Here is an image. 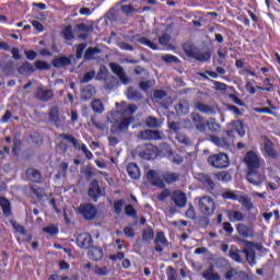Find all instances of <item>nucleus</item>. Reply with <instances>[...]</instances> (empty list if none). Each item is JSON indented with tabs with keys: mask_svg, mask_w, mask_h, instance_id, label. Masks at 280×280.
Here are the masks:
<instances>
[{
	"mask_svg": "<svg viewBox=\"0 0 280 280\" xmlns=\"http://www.w3.org/2000/svg\"><path fill=\"white\" fill-rule=\"evenodd\" d=\"M93 78H96V72H95V70H91V71L86 72V73L83 75V78H81L80 81L82 82V84H86V83L91 82V80H93Z\"/></svg>",
	"mask_w": 280,
	"mask_h": 280,
	"instance_id": "obj_46",
	"label": "nucleus"
},
{
	"mask_svg": "<svg viewBox=\"0 0 280 280\" xmlns=\"http://www.w3.org/2000/svg\"><path fill=\"white\" fill-rule=\"evenodd\" d=\"M212 261H213L214 266H217V268H222L223 266H226V264H228L226 258H223V257L212 258Z\"/></svg>",
	"mask_w": 280,
	"mask_h": 280,
	"instance_id": "obj_55",
	"label": "nucleus"
},
{
	"mask_svg": "<svg viewBox=\"0 0 280 280\" xmlns=\"http://www.w3.org/2000/svg\"><path fill=\"white\" fill-rule=\"evenodd\" d=\"M147 178L150 183H152L155 187H160V189H163L165 187V183L163 179L159 177L155 171H148Z\"/></svg>",
	"mask_w": 280,
	"mask_h": 280,
	"instance_id": "obj_15",
	"label": "nucleus"
},
{
	"mask_svg": "<svg viewBox=\"0 0 280 280\" xmlns=\"http://www.w3.org/2000/svg\"><path fill=\"white\" fill-rule=\"evenodd\" d=\"M202 277L206 279V280H221L222 277L220 276V273L215 272V267L213 264H210L209 265V268L206 269L203 272H202Z\"/></svg>",
	"mask_w": 280,
	"mask_h": 280,
	"instance_id": "obj_16",
	"label": "nucleus"
},
{
	"mask_svg": "<svg viewBox=\"0 0 280 280\" xmlns=\"http://www.w3.org/2000/svg\"><path fill=\"white\" fill-rule=\"evenodd\" d=\"M192 124L195 126V128L199 131V132H207V120H205V117H202L200 114L198 113H192L190 115Z\"/></svg>",
	"mask_w": 280,
	"mask_h": 280,
	"instance_id": "obj_10",
	"label": "nucleus"
},
{
	"mask_svg": "<svg viewBox=\"0 0 280 280\" xmlns=\"http://www.w3.org/2000/svg\"><path fill=\"white\" fill-rule=\"evenodd\" d=\"M44 233H48L49 235H58V228L54 224H49L44 228Z\"/></svg>",
	"mask_w": 280,
	"mask_h": 280,
	"instance_id": "obj_57",
	"label": "nucleus"
},
{
	"mask_svg": "<svg viewBox=\"0 0 280 280\" xmlns=\"http://www.w3.org/2000/svg\"><path fill=\"white\" fill-rule=\"evenodd\" d=\"M116 107L120 110L114 112L112 114V121H114V124H118L119 130H128V126H130V121H132V115L137 113V105H126V103L122 102L116 103Z\"/></svg>",
	"mask_w": 280,
	"mask_h": 280,
	"instance_id": "obj_1",
	"label": "nucleus"
},
{
	"mask_svg": "<svg viewBox=\"0 0 280 280\" xmlns=\"http://www.w3.org/2000/svg\"><path fill=\"white\" fill-rule=\"evenodd\" d=\"M49 120L55 126H60V121L62 120V117L60 116V108L58 106H52L49 110Z\"/></svg>",
	"mask_w": 280,
	"mask_h": 280,
	"instance_id": "obj_17",
	"label": "nucleus"
},
{
	"mask_svg": "<svg viewBox=\"0 0 280 280\" xmlns=\"http://www.w3.org/2000/svg\"><path fill=\"white\" fill-rule=\"evenodd\" d=\"M126 215H130L131 218H137V210L132 207V205H128L125 207Z\"/></svg>",
	"mask_w": 280,
	"mask_h": 280,
	"instance_id": "obj_61",
	"label": "nucleus"
},
{
	"mask_svg": "<svg viewBox=\"0 0 280 280\" xmlns=\"http://www.w3.org/2000/svg\"><path fill=\"white\" fill-rule=\"evenodd\" d=\"M162 178L163 180H165V183H168V184L176 183V180L180 178V175L178 173L166 172L162 174Z\"/></svg>",
	"mask_w": 280,
	"mask_h": 280,
	"instance_id": "obj_32",
	"label": "nucleus"
},
{
	"mask_svg": "<svg viewBox=\"0 0 280 280\" xmlns=\"http://www.w3.org/2000/svg\"><path fill=\"white\" fill-rule=\"evenodd\" d=\"M200 213L203 215H213L215 213V200L211 196H202L196 198Z\"/></svg>",
	"mask_w": 280,
	"mask_h": 280,
	"instance_id": "obj_2",
	"label": "nucleus"
},
{
	"mask_svg": "<svg viewBox=\"0 0 280 280\" xmlns=\"http://www.w3.org/2000/svg\"><path fill=\"white\" fill-rule=\"evenodd\" d=\"M91 108L98 115H102V113H104V110H105L104 103H102V101L100 98L92 101Z\"/></svg>",
	"mask_w": 280,
	"mask_h": 280,
	"instance_id": "obj_33",
	"label": "nucleus"
},
{
	"mask_svg": "<svg viewBox=\"0 0 280 280\" xmlns=\"http://www.w3.org/2000/svg\"><path fill=\"white\" fill-rule=\"evenodd\" d=\"M84 49H86V44H80L77 47V58L80 59L82 58L83 54H84Z\"/></svg>",
	"mask_w": 280,
	"mask_h": 280,
	"instance_id": "obj_64",
	"label": "nucleus"
},
{
	"mask_svg": "<svg viewBox=\"0 0 280 280\" xmlns=\"http://www.w3.org/2000/svg\"><path fill=\"white\" fill-rule=\"evenodd\" d=\"M238 202L243 205L245 209H253V203L250 202V199L245 196L240 197Z\"/></svg>",
	"mask_w": 280,
	"mask_h": 280,
	"instance_id": "obj_53",
	"label": "nucleus"
},
{
	"mask_svg": "<svg viewBox=\"0 0 280 280\" xmlns=\"http://www.w3.org/2000/svg\"><path fill=\"white\" fill-rule=\"evenodd\" d=\"M97 54H102V50L100 48L90 47L86 49L84 58H86V60H93V58H95Z\"/></svg>",
	"mask_w": 280,
	"mask_h": 280,
	"instance_id": "obj_38",
	"label": "nucleus"
},
{
	"mask_svg": "<svg viewBox=\"0 0 280 280\" xmlns=\"http://www.w3.org/2000/svg\"><path fill=\"white\" fill-rule=\"evenodd\" d=\"M208 165L214 167V170H226L231 165L229 155L226 153L212 154L208 158Z\"/></svg>",
	"mask_w": 280,
	"mask_h": 280,
	"instance_id": "obj_3",
	"label": "nucleus"
},
{
	"mask_svg": "<svg viewBox=\"0 0 280 280\" xmlns=\"http://www.w3.org/2000/svg\"><path fill=\"white\" fill-rule=\"evenodd\" d=\"M228 126V137H233V132H237V135H240L241 137H244L246 135V129H244V121L242 120H233Z\"/></svg>",
	"mask_w": 280,
	"mask_h": 280,
	"instance_id": "obj_7",
	"label": "nucleus"
},
{
	"mask_svg": "<svg viewBox=\"0 0 280 280\" xmlns=\"http://www.w3.org/2000/svg\"><path fill=\"white\" fill-rule=\"evenodd\" d=\"M264 150H265L266 154L270 156V159H277V152L275 151V144L268 138H265V140H264Z\"/></svg>",
	"mask_w": 280,
	"mask_h": 280,
	"instance_id": "obj_21",
	"label": "nucleus"
},
{
	"mask_svg": "<svg viewBox=\"0 0 280 280\" xmlns=\"http://www.w3.org/2000/svg\"><path fill=\"white\" fill-rule=\"evenodd\" d=\"M175 110L178 113V115H187V113H189V101H179V103L175 106Z\"/></svg>",
	"mask_w": 280,
	"mask_h": 280,
	"instance_id": "obj_29",
	"label": "nucleus"
},
{
	"mask_svg": "<svg viewBox=\"0 0 280 280\" xmlns=\"http://www.w3.org/2000/svg\"><path fill=\"white\" fill-rule=\"evenodd\" d=\"M244 163L247 167V172L253 170H261V165H264V161L259 158V154L255 151H248L245 154Z\"/></svg>",
	"mask_w": 280,
	"mask_h": 280,
	"instance_id": "obj_4",
	"label": "nucleus"
},
{
	"mask_svg": "<svg viewBox=\"0 0 280 280\" xmlns=\"http://www.w3.org/2000/svg\"><path fill=\"white\" fill-rule=\"evenodd\" d=\"M95 93H96L95 86L86 85L81 91V98L84 100V102H86L88 100H91V97H93Z\"/></svg>",
	"mask_w": 280,
	"mask_h": 280,
	"instance_id": "obj_27",
	"label": "nucleus"
},
{
	"mask_svg": "<svg viewBox=\"0 0 280 280\" xmlns=\"http://www.w3.org/2000/svg\"><path fill=\"white\" fill-rule=\"evenodd\" d=\"M135 73H137V75H142L141 80H148L150 78V72H148V70H145L141 67H137L135 69Z\"/></svg>",
	"mask_w": 280,
	"mask_h": 280,
	"instance_id": "obj_50",
	"label": "nucleus"
},
{
	"mask_svg": "<svg viewBox=\"0 0 280 280\" xmlns=\"http://www.w3.org/2000/svg\"><path fill=\"white\" fill-rule=\"evenodd\" d=\"M211 52L209 51H197L195 52V60H199V62H207V60H210Z\"/></svg>",
	"mask_w": 280,
	"mask_h": 280,
	"instance_id": "obj_39",
	"label": "nucleus"
},
{
	"mask_svg": "<svg viewBox=\"0 0 280 280\" xmlns=\"http://www.w3.org/2000/svg\"><path fill=\"white\" fill-rule=\"evenodd\" d=\"M210 140L212 141V143H214V145H218V148H229V141L226 140V138L211 136Z\"/></svg>",
	"mask_w": 280,
	"mask_h": 280,
	"instance_id": "obj_34",
	"label": "nucleus"
},
{
	"mask_svg": "<svg viewBox=\"0 0 280 280\" xmlns=\"http://www.w3.org/2000/svg\"><path fill=\"white\" fill-rule=\"evenodd\" d=\"M212 83L214 84V91H226L229 89V85L220 81H212Z\"/></svg>",
	"mask_w": 280,
	"mask_h": 280,
	"instance_id": "obj_62",
	"label": "nucleus"
},
{
	"mask_svg": "<svg viewBox=\"0 0 280 280\" xmlns=\"http://www.w3.org/2000/svg\"><path fill=\"white\" fill-rule=\"evenodd\" d=\"M26 176L28 180H32V183H40L43 180V176L40 175V171L35 168H28L26 171Z\"/></svg>",
	"mask_w": 280,
	"mask_h": 280,
	"instance_id": "obj_24",
	"label": "nucleus"
},
{
	"mask_svg": "<svg viewBox=\"0 0 280 280\" xmlns=\"http://www.w3.org/2000/svg\"><path fill=\"white\" fill-rule=\"evenodd\" d=\"M79 248H91L93 246V236L89 233H81L77 237Z\"/></svg>",
	"mask_w": 280,
	"mask_h": 280,
	"instance_id": "obj_11",
	"label": "nucleus"
},
{
	"mask_svg": "<svg viewBox=\"0 0 280 280\" xmlns=\"http://www.w3.org/2000/svg\"><path fill=\"white\" fill-rule=\"evenodd\" d=\"M197 179L202 183L206 187H209V189H213L215 187V184L213 183V179H211V176L205 174V173H199L197 175Z\"/></svg>",
	"mask_w": 280,
	"mask_h": 280,
	"instance_id": "obj_26",
	"label": "nucleus"
},
{
	"mask_svg": "<svg viewBox=\"0 0 280 280\" xmlns=\"http://www.w3.org/2000/svg\"><path fill=\"white\" fill-rule=\"evenodd\" d=\"M226 215L230 222H244L246 220V214L237 210H228Z\"/></svg>",
	"mask_w": 280,
	"mask_h": 280,
	"instance_id": "obj_18",
	"label": "nucleus"
},
{
	"mask_svg": "<svg viewBox=\"0 0 280 280\" xmlns=\"http://www.w3.org/2000/svg\"><path fill=\"white\" fill-rule=\"evenodd\" d=\"M35 69H38L39 71H47L49 70V65L45 61L37 60L35 61Z\"/></svg>",
	"mask_w": 280,
	"mask_h": 280,
	"instance_id": "obj_54",
	"label": "nucleus"
},
{
	"mask_svg": "<svg viewBox=\"0 0 280 280\" xmlns=\"http://www.w3.org/2000/svg\"><path fill=\"white\" fill-rule=\"evenodd\" d=\"M166 275H167L168 280H177V278H176L177 273H176V269H174V267H172V266L167 267Z\"/></svg>",
	"mask_w": 280,
	"mask_h": 280,
	"instance_id": "obj_60",
	"label": "nucleus"
},
{
	"mask_svg": "<svg viewBox=\"0 0 280 280\" xmlns=\"http://www.w3.org/2000/svg\"><path fill=\"white\" fill-rule=\"evenodd\" d=\"M152 86H154V81L152 80L141 81L139 83V88L141 89V91H148L149 89H152Z\"/></svg>",
	"mask_w": 280,
	"mask_h": 280,
	"instance_id": "obj_52",
	"label": "nucleus"
},
{
	"mask_svg": "<svg viewBox=\"0 0 280 280\" xmlns=\"http://www.w3.org/2000/svg\"><path fill=\"white\" fill-rule=\"evenodd\" d=\"M90 121L94 128H97V130H106V125L98 122L95 116H91Z\"/></svg>",
	"mask_w": 280,
	"mask_h": 280,
	"instance_id": "obj_51",
	"label": "nucleus"
},
{
	"mask_svg": "<svg viewBox=\"0 0 280 280\" xmlns=\"http://www.w3.org/2000/svg\"><path fill=\"white\" fill-rule=\"evenodd\" d=\"M195 108H197V110L200 113H205L206 115L213 113V107L205 103H196Z\"/></svg>",
	"mask_w": 280,
	"mask_h": 280,
	"instance_id": "obj_37",
	"label": "nucleus"
},
{
	"mask_svg": "<svg viewBox=\"0 0 280 280\" xmlns=\"http://www.w3.org/2000/svg\"><path fill=\"white\" fill-rule=\"evenodd\" d=\"M240 249H230L229 255L233 261H236V264H242V255Z\"/></svg>",
	"mask_w": 280,
	"mask_h": 280,
	"instance_id": "obj_42",
	"label": "nucleus"
},
{
	"mask_svg": "<svg viewBox=\"0 0 280 280\" xmlns=\"http://www.w3.org/2000/svg\"><path fill=\"white\" fill-rule=\"evenodd\" d=\"M88 255L93 261H100L104 257V252L100 247H92Z\"/></svg>",
	"mask_w": 280,
	"mask_h": 280,
	"instance_id": "obj_30",
	"label": "nucleus"
},
{
	"mask_svg": "<svg viewBox=\"0 0 280 280\" xmlns=\"http://www.w3.org/2000/svg\"><path fill=\"white\" fill-rule=\"evenodd\" d=\"M170 40H172V35L167 33H164L162 36L159 37V43L163 46L167 45Z\"/></svg>",
	"mask_w": 280,
	"mask_h": 280,
	"instance_id": "obj_59",
	"label": "nucleus"
},
{
	"mask_svg": "<svg viewBox=\"0 0 280 280\" xmlns=\"http://www.w3.org/2000/svg\"><path fill=\"white\" fill-rule=\"evenodd\" d=\"M89 196L91 198H94V202H97V198H100V196H103L102 189L100 188V183L97 182V179H94L91 182L90 188H89Z\"/></svg>",
	"mask_w": 280,
	"mask_h": 280,
	"instance_id": "obj_13",
	"label": "nucleus"
},
{
	"mask_svg": "<svg viewBox=\"0 0 280 280\" xmlns=\"http://www.w3.org/2000/svg\"><path fill=\"white\" fill-rule=\"evenodd\" d=\"M206 126H208L212 132L220 130V125L215 121V118H210V121H206Z\"/></svg>",
	"mask_w": 280,
	"mask_h": 280,
	"instance_id": "obj_48",
	"label": "nucleus"
},
{
	"mask_svg": "<svg viewBox=\"0 0 280 280\" xmlns=\"http://www.w3.org/2000/svg\"><path fill=\"white\" fill-rule=\"evenodd\" d=\"M110 69L116 75H118L119 80L122 82V84H128L130 82V79L128 75H126V71H124V68L117 63H110Z\"/></svg>",
	"mask_w": 280,
	"mask_h": 280,
	"instance_id": "obj_14",
	"label": "nucleus"
},
{
	"mask_svg": "<svg viewBox=\"0 0 280 280\" xmlns=\"http://www.w3.org/2000/svg\"><path fill=\"white\" fill-rule=\"evenodd\" d=\"M31 189L37 198H45V196H46L45 188H34V187H32Z\"/></svg>",
	"mask_w": 280,
	"mask_h": 280,
	"instance_id": "obj_63",
	"label": "nucleus"
},
{
	"mask_svg": "<svg viewBox=\"0 0 280 280\" xmlns=\"http://www.w3.org/2000/svg\"><path fill=\"white\" fill-rule=\"evenodd\" d=\"M236 231L238 233V235H242L243 237H255V233L253 232V230L250 228H248V225L243 224V223H238L236 225Z\"/></svg>",
	"mask_w": 280,
	"mask_h": 280,
	"instance_id": "obj_19",
	"label": "nucleus"
},
{
	"mask_svg": "<svg viewBox=\"0 0 280 280\" xmlns=\"http://www.w3.org/2000/svg\"><path fill=\"white\" fill-rule=\"evenodd\" d=\"M214 176L218 180H221V183H229V180H231V174L226 171L215 173Z\"/></svg>",
	"mask_w": 280,
	"mask_h": 280,
	"instance_id": "obj_41",
	"label": "nucleus"
},
{
	"mask_svg": "<svg viewBox=\"0 0 280 280\" xmlns=\"http://www.w3.org/2000/svg\"><path fill=\"white\" fill-rule=\"evenodd\" d=\"M35 97L36 100H39V102H51L54 98V90H47L45 86H39L36 90Z\"/></svg>",
	"mask_w": 280,
	"mask_h": 280,
	"instance_id": "obj_9",
	"label": "nucleus"
},
{
	"mask_svg": "<svg viewBox=\"0 0 280 280\" xmlns=\"http://www.w3.org/2000/svg\"><path fill=\"white\" fill-rule=\"evenodd\" d=\"M137 139H139L140 141H159V139H161V131L147 129L140 131L137 135Z\"/></svg>",
	"mask_w": 280,
	"mask_h": 280,
	"instance_id": "obj_8",
	"label": "nucleus"
},
{
	"mask_svg": "<svg viewBox=\"0 0 280 280\" xmlns=\"http://www.w3.org/2000/svg\"><path fill=\"white\" fill-rule=\"evenodd\" d=\"M79 213L83 215L84 220H95L97 217V208L91 203H84L79 207Z\"/></svg>",
	"mask_w": 280,
	"mask_h": 280,
	"instance_id": "obj_6",
	"label": "nucleus"
},
{
	"mask_svg": "<svg viewBox=\"0 0 280 280\" xmlns=\"http://www.w3.org/2000/svg\"><path fill=\"white\" fill-rule=\"evenodd\" d=\"M71 65V59L69 57H57L52 59V67L60 69L62 67H69Z\"/></svg>",
	"mask_w": 280,
	"mask_h": 280,
	"instance_id": "obj_28",
	"label": "nucleus"
},
{
	"mask_svg": "<svg viewBox=\"0 0 280 280\" xmlns=\"http://www.w3.org/2000/svg\"><path fill=\"white\" fill-rule=\"evenodd\" d=\"M154 243L161 244L162 246H167V238L165 237V234L163 232H158Z\"/></svg>",
	"mask_w": 280,
	"mask_h": 280,
	"instance_id": "obj_45",
	"label": "nucleus"
},
{
	"mask_svg": "<svg viewBox=\"0 0 280 280\" xmlns=\"http://www.w3.org/2000/svg\"><path fill=\"white\" fill-rule=\"evenodd\" d=\"M173 202H175L176 207H186L187 206V195L180 190H175L171 196Z\"/></svg>",
	"mask_w": 280,
	"mask_h": 280,
	"instance_id": "obj_12",
	"label": "nucleus"
},
{
	"mask_svg": "<svg viewBox=\"0 0 280 280\" xmlns=\"http://www.w3.org/2000/svg\"><path fill=\"white\" fill-rule=\"evenodd\" d=\"M132 40H135L136 43H140L141 45H145L147 47H150V49H153L156 51V49H159V45L154 44V42L145 38V37H141L139 35H136L132 37Z\"/></svg>",
	"mask_w": 280,
	"mask_h": 280,
	"instance_id": "obj_22",
	"label": "nucleus"
},
{
	"mask_svg": "<svg viewBox=\"0 0 280 280\" xmlns=\"http://www.w3.org/2000/svg\"><path fill=\"white\" fill-rule=\"evenodd\" d=\"M242 253H244L246 260L248 261V264L253 265L255 264V249H248V248H244L242 250Z\"/></svg>",
	"mask_w": 280,
	"mask_h": 280,
	"instance_id": "obj_40",
	"label": "nucleus"
},
{
	"mask_svg": "<svg viewBox=\"0 0 280 280\" xmlns=\"http://www.w3.org/2000/svg\"><path fill=\"white\" fill-rule=\"evenodd\" d=\"M151 240H154V230L152 228H147L142 231V242H151Z\"/></svg>",
	"mask_w": 280,
	"mask_h": 280,
	"instance_id": "obj_36",
	"label": "nucleus"
},
{
	"mask_svg": "<svg viewBox=\"0 0 280 280\" xmlns=\"http://www.w3.org/2000/svg\"><path fill=\"white\" fill-rule=\"evenodd\" d=\"M225 279L231 280V279H237V270L233 267H231L226 272H225Z\"/></svg>",
	"mask_w": 280,
	"mask_h": 280,
	"instance_id": "obj_58",
	"label": "nucleus"
},
{
	"mask_svg": "<svg viewBox=\"0 0 280 280\" xmlns=\"http://www.w3.org/2000/svg\"><path fill=\"white\" fill-rule=\"evenodd\" d=\"M62 36L66 38V40H73L75 38V35L73 34V30L71 28V25H68L62 31Z\"/></svg>",
	"mask_w": 280,
	"mask_h": 280,
	"instance_id": "obj_43",
	"label": "nucleus"
},
{
	"mask_svg": "<svg viewBox=\"0 0 280 280\" xmlns=\"http://www.w3.org/2000/svg\"><path fill=\"white\" fill-rule=\"evenodd\" d=\"M145 124L148 128H161L163 126V120L154 117V116H149L145 119Z\"/></svg>",
	"mask_w": 280,
	"mask_h": 280,
	"instance_id": "obj_31",
	"label": "nucleus"
},
{
	"mask_svg": "<svg viewBox=\"0 0 280 280\" xmlns=\"http://www.w3.org/2000/svg\"><path fill=\"white\" fill-rule=\"evenodd\" d=\"M246 180L254 187H261L266 180V175L259 172V170L246 171Z\"/></svg>",
	"mask_w": 280,
	"mask_h": 280,
	"instance_id": "obj_5",
	"label": "nucleus"
},
{
	"mask_svg": "<svg viewBox=\"0 0 280 280\" xmlns=\"http://www.w3.org/2000/svg\"><path fill=\"white\" fill-rule=\"evenodd\" d=\"M127 97H128V100H132L133 102H138V100H141V97H143V95H141L140 92L135 90L133 88H129L127 90Z\"/></svg>",
	"mask_w": 280,
	"mask_h": 280,
	"instance_id": "obj_35",
	"label": "nucleus"
},
{
	"mask_svg": "<svg viewBox=\"0 0 280 280\" xmlns=\"http://www.w3.org/2000/svg\"><path fill=\"white\" fill-rule=\"evenodd\" d=\"M162 60L164 62H166L167 65L180 62V59H178V57H176L174 55H164V56H162Z\"/></svg>",
	"mask_w": 280,
	"mask_h": 280,
	"instance_id": "obj_47",
	"label": "nucleus"
},
{
	"mask_svg": "<svg viewBox=\"0 0 280 280\" xmlns=\"http://www.w3.org/2000/svg\"><path fill=\"white\" fill-rule=\"evenodd\" d=\"M175 139L179 142V143H184V145H189L190 140L189 138H187V136L177 132Z\"/></svg>",
	"mask_w": 280,
	"mask_h": 280,
	"instance_id": "obj_56",
	"label": "nucleus"
},
{
	"mask_svg": "<svg viewBox=\"0 0 280 280\" xmlns=\"http://www.w3.org/2000/svg\"><path fill=\"white\" fill-rule=\"evenodd\" d=\"M127 172L133 180H137L141 178V171L139 170V166L135 163H130L127 166Z\"/></svg>",
	"mask_w": 280,
	"mask_h": 280,
	"instance_id": "obj_23",
	"label": "nucleus"
},
{
	"mask_svg": "<svg viewBox=\"0 0 280 280\" xmlns=\"http://www.w3.org/2000/svg\"><path fill=\"white\" fill-rule=\"evenodd\" d=\"M124 205H126V201L124 199L115 201L114 202V213L119 215V213H121V210L124 209Z\"/></svg>",
	"mask_w": 280,
	"mask_h": 280,
	"instance_id": "obj_49",
	"label": "nucleus"
},
{
	"mask_svg": "<svg viewBox=\"0 0 280 280\" xmlns=\"http://www.w3.org/2000/svg\"><path fill=\"white\" fill-rule=\"evenodd\" d=\"M36 71L34 65L30 63V61H25L20 68H18V73L20 75H32Z\"/></svg>",
	"mask_w": 280,
	"mask_h": 280,
	"instance_id": "obj_20",
	"label": "nucleus"
},
{
	"mask_svg": "<svg viewBox=\"0 0 280 280\" xmlns=\"http://www.w3.org/2000/svg\"><path fill=\"white\" fill-rule=\"evenodd\" d=\"M0 207L3 211V215H5L7 218L9 215H12V203H10V200H8V198L0 197Z\"/></svg>",
	"mask_w": 280,
	"mask_h": 280,
	"instance_id": "obj_25",
	"label": "nucleus"
},
{
	"mask_svg": "<svg viewBox=\"0 0 280 280\" xmlns=\"http://www.w3.org/2000/svg\"><path fill=\"white\" fill-rule=\"evenodd\" d=\"M96 80H107L108 79V68L101 66L100 71L96 73Z\"/></svg>",
	"mask_w": 280,
	"mask_h": 280,
	"instance_id": "obj_44",
	"label": "nucleus"
}]
</instances>
